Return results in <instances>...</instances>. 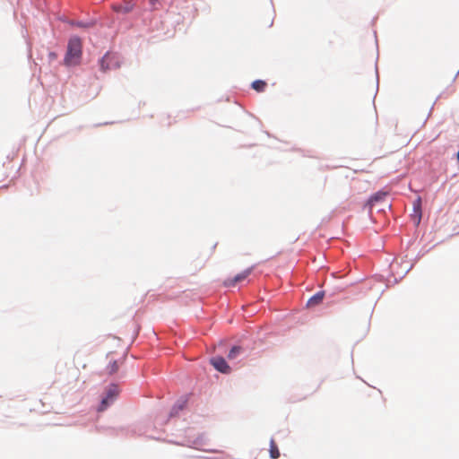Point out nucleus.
<instances>
[{"label": "nucleus", "instance_id": "nucleus-2", "mask_svg": "<svg viewBox=\"0 0 459 459\" xmlns=\"http://www.w3.org/2000/svg\"><path fill=\"white\" fill-rule=\"evenodd\" d=\"M119 393V390H118V387L117 385H111L108 391H107V395L106 397H104L101 401V403L98 409L99 411H105L108 405L113 403V401L115 400V398L117 396Z\"/></svg>", "mask_w": 459, "mask_h": 459}, {"label": "nucleus", "instance_id": "nucleus-5", "mask_svg": "<svg viewBox=\"0 0 459 459\" xmlns=\"http://www.w3.org/2000/svg\"><path fill=\"white\" fill-rule=\"evenodd\" d=\"M134 5V4L129 1V2H125L123 4H114L112 6V8L116 13L125 14V13H130L133 10Z\"/></svg>", "mask_w": 459, "mask_h": 459}, {"label": "nucleus", "instance_id": "nucleus-3", "mask_svg": "<svg viewBox=\"0 0 459 459\" xmlns=\"http://www.w3.org/2000/svg\"><path fill=\"white\" fill-rule=\"evenodd\" d=\"M212 365L221 373H229L230 371V366L222 357H214L211 359Z\"/></svg>", "mask_w": 459, "mask_h": 459}, {"label": "nucleus", "instance_id": "nucleus-9", "mask_svg": "<svg viewBox=\"0 0 459 459\" xmlns=\"http://www.w3.org/2000/svg\"><path fill=\"white\" fill-rule=\"evenodd\" d=\"M270 456L272 459H277L280 457V451L274 439L273 438L270 441Z\"/></svg>", "mask_w": 459, "mask_h": 459}, {"label": "nucleus", "instance_id": "nucleus-13", "mask_svg": "<svg viewBox=\"0 0 459 459\" xmlns=\"http://www.w3.org/2000/svg\"><path fill=\"white\" fill-rule=\"evenodd\" d=\"M241 348L238 346L232 347V349L229 352L228 358L230 359H235L237 355L239 354Z\"/></svg>", "mask_w": 459, "mask_h": 459}, {"label": "nucleus", "instance_id": "nucleus-11", "mask_svg": "<svg viewBox=\"0 0 459 459\" xmlns=\"http://www.w3.org/2000/svg\"><path fill=\"white\" fill-rule=\"evenodd\" d=\"M111 58V56L109 54H106L102 59L100 60V68L102 71H107L109 66H108V62Z\"/></svg>", "mask_w": 459, "mask_h": 459}, {"label": "nucleus", "instance_id": "nucleus-14", "mask_svg": "<svg viewBox=\"0 0 459 459\" xmlns=\"http://www.w3.org/2000/svg\"><path fill=\"white\" fill-rule=\"evenodd\" d=\"M159 1H160V0H151V1H150V2H151V4L152 5V7H153L154 9H157V8H158L157 4H158V2H159Z\"/></svg>", "mask_w": 459, "mask_h": 459}, {"label": "nucleus", "instance_id": "nucleus-1", "mask_svg": "<svg viewBox=\"0 0 459 459\" xmlns=\"http://www.w3.org/2000/svg\"><path fill=\"white\" fill-rule=\"evenodd\" d=\"M82 56V41L80 38L74 37L70 39L65 56V63L68 65H77Z\"/></svg>", "mask_w": 459, "mask_h": 459}, {"label": "nucleus", "instance_id": "nucleus-10", "mask_svg": "<svg viewBox=\"0 0 459 459\" xmlns=\"http://www.w3.org/2000/svg\"><path fill=\"white\" fill-rule=\"evenodd\" d=\"M266 82L262 80H256L253 82L252 88L257 92H263L265 90Z\"/></svg>", "mask_w": 459, "mask_h": 459}, {"label": "nucleus", "instance_id": "nucleus-7", "mask_svg": "<svg viewBox=\"0 0 459 459\" xmlns=\"http://www.w3.org/2000/svg\"><path fill=\"white\" fill-rule=\"evenodd\" d=\"M324 296H325V293L323 291H319V292L316 293L314 296H312L307 300V307H314L316 305H318L319 303L322 302Z\"/></svg>", "mask_w": 459, "mask_h": 459}, {"label": "nucleus", "instance_id": "nucleus-12", "mask_svg": "<svg viewBox=\"0 0 459 459\" xmlns=\"http://www.w3.org/2000/svg\"><path fill=\"white\" fill-rule=\"evenodd\" d=\"M118 364L116 360L111 361L108 366L107 367V371L108 374L112 375L115 374L118 370Z\"/></svg>", "mask_w": 459, "mask_h": 459}, {"label": "nucleus", "instance_id": "nucleus-8", "mask_svg": "<svg viewBox=\"0 0 459 459\" xmlns=\"http://www.w3.org/2000/svg\"><path fill=\"white\" fill-rule=\"evenodd\" d=\"M413 211L416 214V224L418 225L421 219V198L418 197L413 203Z\"/></svg>", "mask_w": 459, "mask_h": 459}, {"label": "nucleus", "instance_id": "nucleus-6", "mask_svg": "<svg viewBox=\"0 0 459 459\" xmlns=\"http://www.w3.org/2000/svg\"><path fill=\"white\" fill-rule=\"evenodd\" d=\"M386 195H387V192L378 191L370 196V198L368 201V204L369 206H373L376 203L383 201Z\"/></svg>", "mask_w": 459, "mask_h": 459}, {"label": "nucleus", "instance_id": "nucleus-15", "mask_svg": "<svg viewBox=\"0 0 459 459\" xmlns=\"http://www.w3.org/2000/svg\"><path fill=\"white\" fill-rule=\"evenodd\" d=\"M76 25L79 27H85V25L82 22H78L76 23Z\"/></svg>", "mask_w": 459, "mask_h": 459}, {"label": "nucleus", "instance_id": "nucleus-4", "mask_svg": "<svg viewBox=\"0 0 459 459\" xmlns=\"http://www.w3.org/2000/svg\"><path fill=\"white\" fill-rule=\"evenodd\" d=\"M250 273H251L250 269L245 270L244 272L236 275L234 278L226 280L224 281V285L226 287L235 286L238 282H240L241 281H244L245 279H247V277L250 274Z\"/></svg>", "mask_w": 459, "mask_h": 459}]
</instances>
